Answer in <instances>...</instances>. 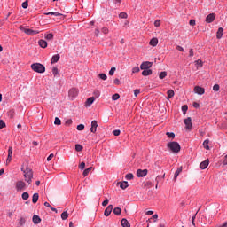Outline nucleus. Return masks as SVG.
<instances>
[{"mask_svg": "<svg viewBox=\"0 0 227 227\" xmlns=\"http://www.w3.org/2000/svg\"><path fill=\"white\" fill-rule=\"evenodd\" d=\"M101 31H102V33H103L104 35H107V33H109V28H108V27H103V28L101 29Z\"/></svg>", "mask_w": 227, "mask_h": 227, "instance_id": "53", "label": "nucleus"}, {"mask_svg": "<svg viewBox=\"0 0 227 227\" xmlns=\"http://www.w3.org/2000/svg\"><path fill=\"white\" fill-rule=\"evenodd\" d=\"M6 127V123L4 120H0V129H4Z\"/></svg>", "mask_w": 227, "mask_h": 227, "instance_id": "51", "label": "nucleus"}, {"mask_svg": "<svg viewBox=\"0 0 227 227\" xmlns=\"http://www.w3.org/2000/svg\"><path fill=\"white\" fill-rule=\"evenodd\" d=\"M182 167H179L176 172H175V175H174V180H176V178H178V176L180 175V173L182 172Z\"/></svg>", "mask_w": 227, "mask_h": 227, "instance_id": "28", "label": "nucleus"}, {"mask_svg": "<svg viewBox=\"0 0 227 227\" xmlns=\"http://www.w3.org/2000/svg\"><path fill=\"white\" fill-rule=\"evenodd\" d=\"M209 164H210V160L208 159H207L206 160L202 161L200 164V169H206L208 168Z\"/></svg>", "mask_w": 227, "mask_h": 227, "instance_id": "14", "label": "nucleus"}, {"mask_svg": "<svg viewBox=\"0 0 227 227\" xmlns=\"http://www.w3.org/2000/svg\"><path fill=\"white\" fill-rule=\"evenodd\" d=\"M120 98V94L115 93L112 96V100H119Z\"/></svg>", "mask_w": 227, "mask_h": 227, "instance_id": "44", "label": "nucleus"}, {"mask_svg": "<svg viewBox=\"0 0 227 227\" xmlns=\"http://www.w3.org/2000/svg\"><path fill=\"white\" fill-rule=\"evenodd\" d=\"M27 6H29L27 0L22 3V8H24V10H26V8H27Z\"/></svg>", "mask_w": 227, "mask_h": 227, "instance_id": "52", "label": "nucleus"}, {"mask_svg": "<svg viewBox=\"0 0 227 227\" xmlns=\"http://www.w3.org/2000/svg\"><path fill=\"white\" fill-rule=\"evenodd\" d=\"M210 143V140L206 139L203 142V147L205 148V150H210V146L208 145V144Z\"/></svg>", "mask_w": 227, "mask_h": 227, "instance_id": "29", "label": "nucleus"}, {"mask_svg": "<svg viewBox=\"0 0 227 227\" xmlns=\"http://www.w3.org/2000/svg\"><path fill=\"white\" fill-rule=\"evenodd\" d=\"M94 96L96 97V98H98V97H100V91L95 90L94 91Z\"/></svg>", "mask_w": 227, "mask_h": 227, "instance_id": "63", "label": "nucleus"}, {"mask_svg": "<svg viewBox=\"0 0 227 227\" xmlns=\"http://www.w3.org/2000/svg\"><path fill=\"white\" fill-rule=\"evenodd\" d=\"M61 56L59 54L53 55L51 58V64L58 63L59 61Z\"/></svg>", "mask_w": 227, "mask_h": 227, "instance_id": "20", "label": "nucleus"}, {"mask_svg": "<svg viewBox=\"0 0 227 227\" xmlns=\"http://www.w3.org/2000/svg\"><path fill=\"white\" fill-rule=\"evenodd\" d=\"M166 136L169 138L175 139V134L173 132H167Z\"/></svg>", "mask_w": 227, "mask_h": 227, "instance_id": "41", "label": "nucleus"}, {"mask_svg": "<svg viewBox=\"0 0 227 227\" xmlns=\"http://www.w3.org/2000/svg\"><path fill=\"white\" fill-rule=\"evenodd\" d=\"M99 79H102V81H106L107 80V74L102 73L98 74Z\"/></svg>", "mask_w": 227, "mask_h": 227, "instance_id": "36", "label": "nucleus"}, {"mask_svg": "<svg viewBox=\"0 0 227 227\" xmlns=\"http://www.w3.org/2000/svg\"><path fill=\"white\" fill-rule=\"evenodd\" d=\"M118 184H120L121 189H127L129 187V182L123 181V182H119Z\"/></svg>", "mask_w": 227, "mask_h": 227, "instance_id": "22", "label": "nucleus"}, {"mask_svg": "<svg viewBox=\"0 0 227 227\" xmlns=\"http://www.w3.org/2000/svg\"><path fill=\"white\" fill-rule=\"evenodd\" d=\"M140 72L139 67H135L132 68V74H138Z\"/></svg>", "mask_w": 227, "mask_h": 227, "instance_id": "46", "label": "nucleus"}, {"mask_svg": "<svg viewBox=\"0 0 227 227\" xmlns=\"http://www.w3.org/2000/svg\"><path fill=\"white\" fill-rule=\"evenodd\" d=\"M91 169H93V167H90V168H86L82 173L83 176H88V175H90V172L91 171Z\"/></svg>", "mask_w": 227, "mask_h": 227, "instance_id": "31", "label": "nucleus"}, {"mask_svg": "<svg viewBox=\"0 0 227 227\" xmlns=\"http://www.w3.org/2000/svg\"><path fill=\"white\" fill-rule=\"evenodd\" d=\"M146 175H148V169H137V178H144V176H146Z\"/></svg>", "mask_w": 227, "mask_h": 227, "instance_id": "8", "label": "nucleus"}, {"mask_svg": "<svg viewBox=\"0 0 227 227\" xmlns=\"http://www.w3.org/2000/svg\"><path fill=\"white\" fill-rule=\"evenodd\" d=\"M153 65V62H150V61H144L141 65H140V70H148L150 68H152V66Z\"/></svg>", "mask_w": 227, "mask_h": 227, "instance_id": "5", "label": "nucleus"}, {"mask_svg": "<svg viewBox=\"0 0 227 227\" xmlns=\"http://www.w3.org/2000/svg\"><path fill=\"white\" fill-rule=\"evenodd\" d=\"M113 208H114V206H113V204L108 205V207L105 209L104 215L106 217H109L111 215V213L113 212Z\"/></svg>", "mask_w": 227, "mask_h": 227, "instance_id": "10", "label": "nucleus"}, {"mask_svg": "<svg viewBox=\"0 0 227 227\" xmlns=\"http://www.w3.org/2000/svg\"><path fill=\"white\" fill-rule=\"evenodd\" d=\"M126 180H133L134 179V174L129 173L125 176Z\"/></svg>", "mask_w": 227, "mask_h": 227, "instance_id": "37", "label": "nucleus"}, {"mask_svg": "<svg viewBox=\"0 0 227 227\" xmlns=\"http://www.w3.org/2000/svg\"><path fill=\"white\" fill-rule=\"evenodd\" d=\"M52 74L56 77L59 74V71L58 70V67H53L52 68Z\"/></svg>", "mask_w": 227, "mask_h": 227, "instance_id": "42", "label": "nucleus"}, {"mask_svg": "<svg viewBox=\"0 0 227 227\" xmlns=\"http://www.w3.org/2000/svg\"><path fill=\"white\" fill-rule=\"evenodd\" d=\"M189 109V106L187 105H184L182 106L183 114H187V111Z\"/></svg>", "mask_w": 227, "mask_h": 227, "instance_id": "38", "label": "nucleus"}, {"mask_svg": "<svg viewBox=\"0 0 227 227\" xmlns=\"http://www.w3.org/2000/svg\"><path fill=\"white\" fill-rule=\"evenodd\" d=\"M54 125H61V119L56 117L54 121Z\"/></svg>", "mask_w": 227, "mask_h": 227, "instance_id": "43", "label": "nucleus"}, {"mask_svg": "<svg viewBox=\"0 0 227 227\" xmlns=\"http://www.w3.org/2000/svg\"><path fill=\"white\" fill-rule=\"evenodd\" d=\"M167 147L169 148L173 153H178L181 150L180 144H178V142H169L167 144Z\"/></svg>", "mask_w": 227, "mask_h": 227, "instance_id": "3", "label": "nucleus"}, {"mask_svg": "<svg viewBox=\"0 0 227 227\" xmlns=\"http://www.w3.org/2000/svg\"><path fill=\"white\" fill-rule=\"evenodd\" d=\"M114 215H121V208L118 207H114Z\"/></svg>", "mask_w": 227, "mask_h": 227, "instance_id": "26", "label": "nucleus"}, {"mask_svg": "<svg viewBox=\"0 0 227 227\" xmlns=\"http://www.w3.org/2000/svg\"><path fill=\"white\" fill-rule=\"evenodd\" d=\"M215 20V13H210L206 17L207 24H212Z\"/></svg>", "mask_w": 227, "mask_h": 227, "instance_id": "11", "label": "nucleus"}, {"mask_svg": "<svg viewBox=\"0 0 227 227\" xmlns=\"http://www.w3.org/2000/svg\"><path fill=\"white\" fill-rule=\"evenodd\" d=\"M39 198H40V195L38 193H34L32 197V203L34 204L38 203Z\"/></svg>", "mask_w": 227, "mask_h": 227, "instance_id": "25", "label": "nucleus"}, {"mask_svg": "<svg viewBox=\"0 0 227 227\" xmlns=\"http://www.w3.org/2000/svg\"><path fill=\"white\" fill-rule=\"evenodd\" d=\"M119 17H120V19H127V17H128V15H127V12H121L120 14H119Z\"/></svg>", "mask_w": 227, "mask_h": 227, "instance_id": "45", "label": "nucleus"}, {"mask_svg": "<svg viewBox=\"0 0 227 227\" xmlns=\"http://www.w3.org/2000/svg\"><path fill=\"white\" fill-rule=\"evenodd\" d=\"M159 43V39L156 37H153L151 39L149 44L152 45V47H157V44Z\"/></svg>", "mask_w": 227, "mask_h": 227, "instance_id": "18", "label": "nucleus"}, {"mask_svg": "<svg viewBox=\"0 0 227 227\" xmlns=\"http://www.w3.org/2000/svg\"><path fill=\"white\" fill-rule=\"evenodd\" d=\"M192 119L191 117H187L186 119L184 120V123L186 126L187 130H192Z\"/></svg>", "mask_w": 227, "mask_h": 227, "instance_id": "6", "label": "nucleus"}, {"mask_svg": "<svg viewBox=\"0 0 227 227\" xmlns=\"http://www.w3.org/2000/svg\"><path fill=\"white\" fill-rule=\"evenodd\" d=\"M223 166H227V154L223 157Z\"/></svg>", "mask_w": 227, "mask_h": 227, "instance_id": "64", "label": "nucleus"}, {"mask_svg": "<svg viewBox=\"0 0 227 227\" xmlns=\"http://www.w3.org/2000/svg\"><path fill=\"white\" fill-rule=\"evenodd\" d=\"M220 88L219 84H215L213 86V91H219Z\"/></svg>", "mask_w": 227, "mask_h": 227, "instance_id": "49", "label": "nucleus"}, {"mask_svg": "<svg viewBox=\"0 0 227 227\" xmlns=\"http://www.w3.org/2000/svg\"><path fill=\"white\" fill-rule=\"evenodd\" d=\"M86 168V163H84V161H82L80 165H79V169H84Z\"/></svg>", "mask_w": 227, "mask_h": 227, "instance_id": "58", "label": "nucleus"}, {"mask_svg": "<svg viewBox=\"0 0 227 227\" xmlns=\"http://www.w3.org/2000/svg\"><path fill=\"white\" fill-rule=\"evenodd\" d=\"M8 116H9V118H14V116H15V111H14V110H10V111L8 112Z\"/></svg>", "mask_w": 227, "mask_h": 227, "instance_id": "39", "label": "nucleus"}, {"mask_svg": "<svg viewBox=\"0 0 227 227\" xmlns=\"http://www.w3.org/2000/svg\"><path fill=\"white\" fill-rule=\"evenodd\" d=\"M31 68L34 72L37 74H43L45 72V66L40 63H33Z\"/></svg>", "mask_w": 227, "mask_h": 227, "instance_id": "2", "label": "nucleus"}, {"mask_svg": "<svg viewBox=\"0 0 227 227\" xmlns=\"http://www.w3.org/2000/svg\"><path fill=\"white\" fill-rule=\"evenodd\" d=\"M114 72H116V67H111L109 71V75H114Z\"/></svg>", "mask_w": 227, "mask_h": 227, "instance_id": "50", "label": "nucleus"}, {"mask_svg": "<svg viewBox=\"0 0 227 227\" xmlns=\"http://www.w3.org/2000/svg\"><path fill=\"white\" fill-rule=\"evenodd\" d=\"M77 130H84V124H79L77 127H76Z\"/></svg>", "mask_w": 227, "mask_h": 227, "instance_id": "55", "label": "nucleus"}, {"mask_svg": "<svg viewBox=\"0 0 227 227\" xmlns=\"http://www.w3.org/2000/svg\"><path fill=\"white\" fill-rule=\"evenodd\" d=\"M189 24L190 26H196V20H190Z\"/></svg>", "mask_w": 227, "mask_h": 227, "instance_id": "62", "label": "nucleus"}, {"mask_svg": "<svg viewBox=\"0 0 227 227\" xmlns=\"http://www.w3.org/2000/svg\"><path fill=\"white\" fill-rule=\"evenodd\" d=\"M95 102V97H90L89 98H87L85 105L90 106H91V104H93Z\"/></svg>", "mask_w": 227, "mask_h": 227, "instance_id": "24", "label": "nucleus"}, {"mask_svg": "<svg viewBox=\"0 0 227 227\" xmlns=\"http://www.w3.org/2000/svg\"><path fill=\"white\" fill-rule=\"evenodd\" d=\"M24 189H26V183L24 181H18L16 183V190L21 192L24 191Z\"/></svg>", "mask_w": 227, "mask_h": 227, "instance_id": "7", "label": "nucleus"}, {"mask_svg": "<svg viewBox=\"0 0 227 227\" xmlns=\"http://www.w3.org/2000/svg\"><path fill=\"white\" fill-rule=\"evenodd\" d=\"M223 35H224V30L223 29V27H219L216 32V38L218 40H221L223 38Z\"/></svg>", "mask_w": 227, "mask_h": 227, "instance_id": "15", "label": "nucleus"}, {"mask_svg": "<svg viewBox=\"0 0 227 227\" xmlns=\"http://www.w3.org/2000/svg\"><path fill=\"white\" fill-rule=\"evenodd\" d=\"M45 40H54V34L50 33L45 35Z\"/></svg>", "mask_w": 227, "mask_h": 227, "instance_id": "33", "label": "nucleus"}, {"mask_svg": "<svg viewBox=\"0 0 227 227\" xmlns=\"http://www.w3.org/2000/svg\"><path fill=\"white\" fill-rule=\"evenodd\" d=\"M114 136H120V134H121V131H120V129H115L113 131Z\"/></svg>", "mask_w": 227, "mask_h": 227, "instance_id": "57", "label": "nucleus"}, {"mask_svg": "<svg viewBox=\"0 0 227 227\" xmlns=\"http://www.w3.org/2000/svg\"><path fill=\"white\" fill-rule=\"evenodd\" d=\"M121 224L122 227H130V223L126 218L121 219Z\"/></svg>", "mask_w": 227, "mask_h": 227, "instance_id": "19", "label": "nucleus"}, {"mask_svg": "<svg viewBox=\"0 0 227 227\" xmlns=\"http://www.w3.org/2000/svg\"><path fill=\"white\" fill-rule=\"evenodd\" d=\"M60 217L62 219V221H67V217H68V212L64 211L61 215Z\"/></svg>", "mask_w": 227, "mask_h": 227, "instance_id": "30", "label": "nucleus"}, {"mask_svg": "<svg viewBox=\"0 0 227 227\" xmlns=\"http://www.w3.org/2000/svg\"><path fill=\"white\" fill-rule=\"evenodd\" d=\"M154 26H155V27H160V20H156L154 21Z\"/></svg>", "mask_w": 227, "mask_h": 227, "instance_id": "56", "label": "nucleus"}, {"mask_svg": "<svg viewBox=\"0 0 227 227\" xmlns=\"http://www.w3.org/2000/svg\"><path fill=\"white\" fill-rule=\"evenodd\" d=\"M22 200H29V193L27 192H24L21 195Z\"/></svg>", "mask_w": 227, "mask_h": 227, "instance_id": "32", "label": "nucleus"}, {"mask_svg": "<svg viewBox=\"0 0 227 227\" xmlns=\"http://www.w3.org/2000/svg\"><path fill=\"white\" fill-rule=\"evenodd\" d=\"M12 162V156H7L5 166H8Z\"/></svg>", "mask_w": 227, "mask_h": 227, "instance_id": "60", "label": "nucleus"}, {"mask_svg": "<svg viewBox=\"0 0 227 227\" xmlns=\"http://www.w3.org/2000/svg\"><path fill=\"white\" fill-rule=\"evenodd\" d=\"M107 205H109V199H106V200L102 202V206H103V207H107Z\"/></svg>", "mask_w": 227, "mask_h": 227, "instance_id": "54", "label": "nucleus"}, {"mask_svg": "<svg viewBox=\"0 0 227 227\" xmlns=\"http://www.w3.org/2000/svg\"><path fill=\"white\" fill-rule=\"evenodd\" d=\"M144 71L142 72V75L144 77H148V75H152L153 74V71L152 69H143Z\"/></svg>", "mask_w": 227, "mask_h": 227, "instance_id": "17", "label": "nucleus"}, {"mask_svg": "<svg viewBox=\"0 0 227 227\" xmlns=\"http://www.w3.org/2000/svg\"><path fill=\"white\" fill-rule=\"evenodd\" d=\"M82 150H83L82 145H81L80 144L75 145V151L76 152H82Z\"/></svg>", "mask_w": 227, "mask_h": 227, "instance_id": "35", "label": "nucleus"}, {"mask_svg": "<svg viewBox=\"0 0 227 227\" xmlns=\"http://www.w3.org/2000/svg\"><path fill=\"white\" fill-rule=\"evenodd\" d=\"M195 65L197 67H203V61L201 59H198V60L195 61Z\"/></svg>", "mask_w": 227, "mask_h": 227, "instance_id": "40", "label": "nucleus"}, {"mask_svg": "<svg viewBox=\"0 0 227 227\" xmlns=\"http://www.w3.org/2000/svg\"><path fill=\"white\" fill-rule=\"evenodd\" d=\"M32 221L34 224H40V223H42V218H40V216H38L37 215H34Z\"/></svg>", "mask_w": 227, "mask_h": 227, "instance_id": "16", "label": "nucleus"}, {"mask_svg": "<svg viewBox=\"0 0 227 227\" xmlns=\"http://www.w3.org/2000/svg\"><path fill=\"white\" fill-rule=\"evenodd\" d=\"M68 95L71 98H75V97L79 95V90L77 88H72L69 90Z\"/></svg>", "mask_w": 227, "mask_h": 227, "instance_id": "9", "label": "nucleus"}, {"mask_svg": "<svg viewBox=\"0 0 227 227\" xmlns=\"http://www.w3.org/2000/svg\"><path fill=\"white\" fill-rule=\"evenodd\" d=\"M114 83L116 86H120V84H121L120 79L116 78V79L114 81Z\"/></svg>", "mask_w": 227, "mask_h": 227, "instance_id": "61", "label": "nucleus"}, {"mask_svg": "<svg viewBox=\"0 0 227 227\" xmlns=\"http://www.w3.org/2000/svg\"><path fill=\"white\" fill-rule=\"evenodd\" d=\"M194 91L198 95H205V88L200 87V86H195L194 87Z\"/></svg>", "mask_w": 227, "mask_h": 227, "instance_id": "12", "label": "nucleus"}, {"mask_svg": "<svg viewBox=\"0 0 227 227\" xmlns=\"http://www.w3.org/2000/svg\"><path fill=\"white\" fill-rule=\"evenodd\" d=\"M194 56V50L193 49H190L189 50V58H192Z\"/></svg>", "mask_w": 227, "mask_h": 227, "instance_id": "59", "label": "nucleus"}, {"mask_svg": "<svg viewBox=\"0 0 227 227\" xmlns=\"http://www.w3.org/2000/svg\"><path fill=\"white\" fill-rule=\"evenodd\" d=\"M24 224H26V218L20 217L18 222V227L24 226Z\"/></svg>", "mask_w": 227, "mask_h": 227, "instance_id": "27", "label": "nucleus"}, {"mask_svg": "<svg viewBox=\"0 0 227 227\" xmlns=\"http://www.w3.org/2000/svg\"><path fill=\"white\" fill-rule=\"evenodd\" d=\"M38 43L42 47V49H46V47H47V41H45L43 39H40L38 41Z\"/></svg>", "mask_w": 227, "mask_h": 227, "instance_id": "23", "label": "nucleus"}, {"mask_svg": "<svg viewBox=\"0 0 227 227\" xmlns=\"http://www.w3.org/2000/svg\"><path fill=\"white\" fill-rule=\"evenodd\" d=\"M166 77H168V73L166 71L161 72L159 75L160 79H166Z\"/></svg>", "mask_w": 227, "mask_h": 227, "instance_id": "34", "label": "nucleus"}, {"mask_svg": "<svg viewBox=\"0 0 227 227\" xmlns=\"http://www.w3.org/2000/svg\"><path fill=\"white\" fill-rule=\"evenodd\" d=\"M13 155V147L10 146L8 149V156Z\"/></svg>", "mask_w": 227, "mask_h": 227, "instance_id": "48", "label": "nucleus"}, {"mask_svg": "<svg viewBox=\"0 0 227 227\" xmlns=\"http://www.w3.org/2000/svg\"><path fill=\"white\" fill-rule=\"evenodd\" d=\"M97 127H98V122L97 121H91V128H90V132L95 134L97 132Z\"/></svg>", "mask_w": 227, "mask_h": 227, "instance_id": "13", "label": "nucleus"}, {"mask_svg": "<svg viewBox=\"0 0 227 227\" xmlns=\"http://www.w3.org/2000/svg\"><path fill=\"white\" fill-rule=\"evenodd\" d=\"M20 31H23L26 35H29L30 36H33L35 35H38L40 33V30H33L31 28H26L22 26L20 27Z\"/></svg>", "mask_w": 227, "mask_h": 227, "instance_id": "4", "label": "nucleus"}, {"mask_svg": "<svg viewBox=\"0 0 227 227\" xmlns=\"http://www.w3.org/2000/svg\"><path fill=\"white\" fill-rule=\"evenodd\" d=\"M167 99L169 100L175 97V91L173 90H169L167 91Z\"/></svg>", "mask_w": 227, "mask_h": 227, "instance_id": "21", "label": "nucleus"}, {"mask_svg": "<svg viewBox=\"0 0 227 227\" xmlns=\"http://www.w3.org/2000/svg\"><path fill=\"white\" fill-rule=\"evenodd\" d=\"M153 184H152V181H147L145 183H144V186L145 187H152Z\"/></svg>", "mask_w": 227, "mask_h": 227, "instance_id": "47", "label": "nucleus"}, {"mask_svg": "<svg viewBox=\"0 0 227 227\" xmlns=\"http://www.w3.org/2000/svg\"><path fill=\"white\" fill-rule=\"evenodd\" d=\"M21 171L24 173L25 182L31 185V182H33V169L26 168L24 170V168H22Z\"/></svg>", "mask_w": 227, "mask_h": 227, "instance_id": "1", "label": "nucleus"}]
</instances>
